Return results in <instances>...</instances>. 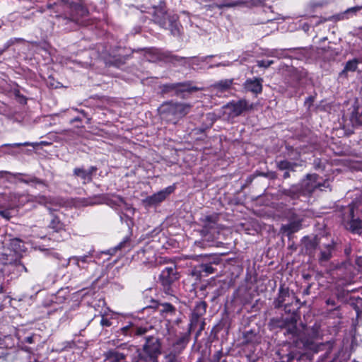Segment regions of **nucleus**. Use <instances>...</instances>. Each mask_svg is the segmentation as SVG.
I'll return each instance as SVG.
<instances>
[{"label": "nucleus", "mask_w": 362, "mask_h": 362, "mask_svg": "<svg viewBox=\"0 0 362 362\" xmlns=\"http://www.w3.org/2000/svg\"><path fill=\"white\" fill-rule=\"evenodd\" d=\"M142 349L129 348L123 351L111 349L105 352V362H158L161 354V341L156 336H146Z\"/></svg>", "instance_id": "f257e3e1"}, {"label": "nucleus", "mask_w": 362, "mask_h": 362, "mask_svg": "<svg viewBox=\"0 0 362 362\" xmlns=\"http://www.w3.org/2000/svg\"><path fill=\"white\" fill-rule=\"evenodd\" d=\"M53 5L61 6L64 13L57 16L62 25H70L71 28L83 23L82 18L87 16L88 10L83 6L71 2L69 0H57Z\"/></svg>", "instance_id": "f03ea898"}, {"label": "nucleus", "mask_w": 362, "mask_h": 362, "mask_svg": "<svg viewBox=\"0 0 362 362\" xmlns=\"http://www.w3.org/2000/svg\"><path fill=\"white\" fill-rule=\"evenodd\" d=\"M276 327L284 329V334L287 337L289 344H293L296 346L304 344L306 341L305 329L303 325L297 326V320L295 316H291L285 319L272 320Z\"/></svg>", "instance_id": "7ed1b4c3"}, {"label": "nucleus", "mask_w": 362, "mask_h": 362, "mask_svg": "<svg viewBox=\"0 0 362 362\" xmlns=\"http://www.w3.org/2000/svg\"><path fill=\"white\" fill-rule=\"evenodd\" d=\"M191 108L192 105L189 103L170 100L163 103L158 111L163 120L175 124L189 112Z\"/></svg>", "instance_id": "20e7f679"}, {"label": "nucleus", "mask_w": 362, "mask_h": 362, "mask_svg": "<svg viewBox=\"0 0 362 362\" xmlns=\"http://www.w3.org/2000/svg\"><path fill=\"white\" fill-rule=\"evenodd\" d=\"M152 16L153 21L156 24L163 28L170 30L173 36L179 37L181 35V25L178 22L177 16L168 14L165 7H153Z\"/></svg>", "instance_id": "39448f33"}, {"label": "nucleus", "mask_w": 362, "mask_h": 362, "mask_svg": "<svg viewBox=\"0 0 362 362\" xmlns=\"http://www.w3.org/2000/svg\"><path fill=\"white\" fill-rule=\"evenodd\" d=\"M160 89L163 94H170L171 96L182 98H184L185 93H192L199 90L197 87L192 86L190 81L165 83L160 87Z\"/></svg>", "instance_id": "423d86ee"}, {"label": "nucleus", "mask_w": 362, "mask_h": 362, "mask_svg": "<svg viewBox=\"0 0 362 362\" xmlns=\"http://www.w3.org/2000/svg\"><path fill=\"white\" fill-rule=\"evenodd\" d=\"M354 204H349V206L344 209V212L342 214V220L346 228L352 233L361 235L362 223L359 218H354Z\"/></svg>", "instance_id": "0eeeda50"}, {"label": "nucleus", "mask_w": 362, "mask_h": 362, "mask_svg": "<svg viewBox=\"0 0 362 362\" xmlns=\"http://www.w3.org/2000/svg\"><path fill=\"white\" fill-rule=\"evenodd\" d=\"M151 329V327H139L133 322H129L126 326L119 329L116 332V335L119 339L124 340L127 337L144 336Z\"/></svg>", "instance_id": "6e6552de"}, {"label": "nucleus", "mask_w": 362, "mask_h": 362, "mask_svg": "<svg viewBox=\"0 0 362 362\" xmlns=\"http://www.w3.org/2000/svg\"><path fill=\"white\" fill-rule=\"evenodd\" d=\"M179 279V274L176 267H165L159 275V281L166 294H172L171 285Z\"/></svg>", "instance_id": "1a4fd4ad"}, {"label": "nucleus", "mask_w": 362, "mask_h": 362, "mask_svg": "<svg viewBox=\"0 0 362 362\" xmlns=\"http://www.w3.org/2000/svg\"><path fill=\"white\" fill-rule=\"evenodd\" d=\"M319 176L317 174H308L306 178L302 181L301 183V191L304 194H310L313 193L316 189H320L322 187H328L329 182L325 181L320 182L318 181Z\"/></svg>", "instance_id": "9d476101"}, {"label": "nucleus", "mask_w": 362, "mask_h": 362, "mask_svg": "<svg viewBox=\"0 0 362 362\" xmlns=\"http://www.w3.org/2000/svg\"><path fill=\"white\" fill-rule=\"evenodd\" d=\"M252 104L245 99H240L238 101L232 100L225 105V108L230 110V115L233 117L240 116L243 112L252 108Z\"/></svg>", "instance_id": "9b49d317"}, {"label": "nucleus", "mask_w": 362, "mask_h": 362, "mask_svg": "<svg viewBox=\"0 0 362 362\" xmlns=\"http://www.w3.org/2000/svg\"><path fill=\"white\" fill-rule=\"evenodd\" d=\"M294 298V296L291 295L288 288L281 285L279 288L278 296L273 302L274 306L275 308L284 306V310L286 311L291 303L290 298Z\"/></svg>", "instance_id": "f8f14e48"}, {"label": "nucleus", "mask_w": 362, "mask_h": 362, "mask_svg": "<svg viewBox=\"0 0 362 362\" xmlns=\"http://www.w3.org/2000/svg\"><path fill=\"white\" fill-rule=\"evenodd\" d=\"M175 186H169L164 189H162L157 193L153 194L151 196L147 197L144 200V203L147 206H151L157 205L158 204L164 201L166 197L173 192L175 190Z\"/></svg>", "instance_id": "ddd939ff"}, {"label": "nucleus", "mask_w": 362, "mask_h": 362, "mask_svg": "<svg viewBox=\"0 0 362 362\" xmlns=\"http://www.w3.org/2000/svg\"><path fill=\"white\" fill-rule=\"evenodd\" d=\"M319 262L320 263L328 262L332 257L336 250V243L333 239L329 240L326 243H321L320 247Z\"/></svg>", "instance_id": "4468645a"}, {"label": "nucleus", "mask_w": 362, "mask_h": 362, "mask_svg": "<svg viewBox=\"0 0 362 362\" xmlns=\"http://www.w3.org/2000/svg\"><path fill=\"white\" fill-rule=\"evenodd\" d=\"M158 58L160 61L166 63H171L174 65H181L186 66L188 61V57H180L173 54L171 52H161L158 53Z\"/></svg>", "instance_id": "2eb2a0df"}, {"label": "nucleus", "mask_w": 362, "mask_h": 362, "mask_svg": "<svg viewBox=\"0 0 362 362\" xmlns=\"http://www.w3.org/2000/svg\"><path fill=\"white\" fill-rule=\"evenodd\" d=\"M202 226L201 234L204 236L211 232V230L216 228L218 221V215L213 214L211 215L204 216L199 219Z\"/></svg>", "instance_id": "dca6fc26"}, {"label": "nucleus", "mask_w": 362, "mask_h": 362, "mask_svg": "<svg viewBox=\"0 0 362 362\" xmlns=\"http://www.w3.org/2000/svg\"><path fill=\"white\" fill-rule=\"evenodd\" d=\"M98 168L95 166H90L88 170L83 168H75L73 170V175L76 177H80L82 180V183L86 185L92 182L93 175L96 173Z\"/></svg>", "instance_id": "f3484780"}, {"label": "nucleus", "mask_w": 362, "mask_h": 362, "mask_svg": "<svg viewBox=\"0 0 362 362\" xmlns=\"http://www.w3.org/2000/svg\"><path fill=\"white\" fill-rule=\"evenodd\" d=\"M279 358L284 362H300L302 354L297 349H291L289 351H285L281 349L277 352Z\"/></svg>", "instance_id": "a211bd4d"}, {"label": "nucleus", "mask_w": 362, "mask_h": 362, "mask_svg": "<svg viewBox=\"0 0 362 362\" xmlns=\"http://www.w3.org/2000/svg\"><path fill=\"white\" fill-rule=\"evenodd\" d=\"M262 82L263 79L261 78H247L245 81L243 87L246 91L258 95L262 91Z\"/></svg>", "instance_id": "6ab92c4d"}, {"label": "nucleus", "mask_w": 362, "mask_h": 362, "mask_svg": "<svg viewBox=\"0 0 362 362\" xmlns=\"http://www.w3.org/2000/svg\"><path fill=\"white\" fill-rule=\"evenodd\" d=\"M276 166L279 170L284 172L282 177L286 180L291 177V172H295L296 168L298 166H301V165L298 163L283 160L277 162Z\"/></svg>", "instance_id": "aec40b11"}, {"label": "nucleus", "mask_w": 362, "mask_h": 362, "mask_svg": "<svg viewBox=\"0 0 362 362\" xmlns=\"http://www.w3.org/2000/svg\"><path fill=\"white\" fill-rule=\"evenodd\" d=\"M136 257L143 264H147L155 261V252L151 246H146L137 252Z\"/></svg>", "instance_id": "412c9836"}, {"label": "nucleus", "mask_w": 362, "mask_h": 362, "mask_svg": "<svg viewBox=\"0 0 362 362\" xmlns=\"http://www.w3.org/2000/svg\"><path fill=\"white\" fill-rule=\"evenodd\" d=\"M304 245L307 253L311 255L314 252L317 246L320 247L322 241L320 238L315 236L313 239L308 238H304Z\"/></svg>", "instance_id": "4be33fe9"}, {"label": "nucleus", "mask_w": 362, "mask_h": 362, "mask_svg": "<svg viewBox=\"0 0 362 362\" xmlns=\"http://www.w3.org/2000/svg\"><path fill=\"white\" fill-rule=\"evenodd\" d=\"M301 228V221H293L287 224L282 225L281 227V230L283 233H286V235L289 236L293 233L298 231Z\"/></svg>", "instance_id": "5701e85b"}, {"label": "nucleus", "mask_w": 362, "mask_h": 362, "mask_svg": "<svg viewBox=\"0 0 362 362\" xmlns=\"http://www.w3.org/2000/svg\"><path fill=\"white\" fill-rule=\"evenodd\" d=\"M158 311L164 316H173L176 313V308L169 303H160L158 306Z\"/></svg>", "instance_id": "b1692460"}, {"label": "nucleus", "mask_w": 362, "mask_h": 362, "mask_svg": "<svg viewBox=\"0 0 362 362\" xmlns=\"http://www.w3.org/2000/svg\"><path fill=\"white\" fill-rule=\"evenodd\" d=\"M233 84V79H223L216 82L212 87L218 91L224 92L230 90Z\"/></svg>", "instance_id": "393cba45"}, {"label": "nucleus", "mask_w": 362, "mask_h": 362, "mask_svg": "<svg viewBox=\"0 0 362 362\" xmlns=\"http://www.w3.org/2000/svg\"><path fill=\"white\" fill-rule=\"evenodd\" d=\"M362 9L361 6H356L346 9L344 13L332 16L330 19L341 21L349 18V15H356V13Z\"/></svg>", "instance_id": "a878e982"}, {"label": "nucleus", "mask_w": 362, "mask_h": 362, "mask_svg": "<svg viewBox=\"0 0 362 362\" xmlns=\"http://www.w3.org/2000/svg\"><path fill=\"white\" fill-rule=\"evenodd\" d=\"M206 308L207 303L205 301L197 302L192 314L201 317L206 313Z\"/></svg>", "instance_id": "bb28decb"}, {"label": "nucleus", "mask_w": 362, "mask_h": 362, "mask_svg": "<svg viewBox=\"0 0 362 362\" xmlns=\"http://www.w3.org/2000/svg\"><path fill=\"white\" fill-rule=\"evenodd\" d=\"M49 227L52 229H53L54 231L58 232L64 229V223L60 221L59 217L57 216L52 214V219L50 221V223L49 224Z\"/></svg>", "instance_id": "cd10ccee"}, {"label": "nucleus", "mask_w": 362, "mask_h": 362, "mask_svg": "<svg viewBox=\"0 0 362 362\" xmlns=\"http://www.w3.org/2000/svg\"><path fill=\"white\" fill-rule=\"evenodd\" d=\"M295 48L293 49H288V51H293L295 50ZM287 49H272L269 51V52L267 54V56L272 57H277L279 59L281 58H286L288 55L286 54Z\"/></svg>", "instance_id": "c85d7f7f"}, {"label": "nucleus", "mask_w": 362, "mask_h": 362, "mask_svg": "<svg viewBox=\"0 0 362 362\" xmlns=\"http://www.w3.org/2000/svg\"><path fill=\"white\" fill-rule=\"evenodd\" d=\"M214 55H207L203 57H189L187 66L192 67L194 65H199L201 62H206L209 58L213 57Z\"/></svg>", "instance_id": "c756f323"}, {"label": "nucleus", "mask_w": 362, "mask_h": 362, "mask_svg": "<svg viewBox=\"0 0 362 362\" xmlns=\"http://www.w3.org/2000/svg\"><path fill=\"white\" fill-rule=\"evenodd\" d=\"M130 247H131L130 238L129 237H125L122 242H120L114 248L110 249V251L116 252L117 250H125V249L129 250Z\"/></svg>", "instance_id": "7c9ffc66"}, {"label": "nucleus", "mask_w": 362, "mask_h": 362, "mask_svg": "<svg viewBox=\"0 0 362 362\" xmlns=\"http://www.w3.org/2000/svg\"><path fill=\"white\" fill-rule=\"evenodd\" d=\"M215 269L212 267L211 262L210 263H202L199 265V272L204 273L206 276L214 274Z\"/></svg>", "instance_id": "2f4dec72"}, {"label": "nucleus", "mask_w": 362, "mask_h": 362, "mask_svg": "<svg viewBox=\"0 0 362 362\" xmlns=\"http://www.w3.org/2000/svg\"><path fill=\"white\" fill-rule=\"evenodd\" d=\"M189 334L190 333L187 332L184 335L179 337L174 344V346L180 347L181 349H184L189 341Z\"/></svg>", "instance_id": "473e14b6"}, {"label": "nucleus", "mask_w": 362, "mask_h": 362, "mask_svg": "<svg viewBox=\"0 0 362 362\" xmlns=\"http://www.w3.org/2000/svg\"><path fill=\"white\" fill-rule=\"evenodd\" d=\"M0 261L3 264L7 265V264H16V259L13 254L6 255L4 254L2 255V257L0 259Z\"/></svg>", "instance_id": "72a5a7b5"}, {"label": "nucleus", "mask_w": 362, "mask_h": 362, "mask_svg": "<svg viewBox=\"0 0 362 362\" xmlns=\"http://www.w3.org/2000/svg\"><path fill=\"white\" fill-rule=\"evenodd\" d=\"M199 362V361H197ZM210 362H226V356L221 350L216 351L212 356Z\"/></svg>", "instance_id": "f704fd0d"}, {"label": "nucleus", "mask_w": 362, "mask_h": 362, "mask_svg": "<svg viewBox=\"0 0 362 362\" xmlns=\"http://www.w3.org/2000/svg\"><path fill=\"white\" fill-rule=\"evenodd\" d=\"M358 60L356 59H354L352 60H349L346 62V66L344 67V71H354L357 69V65L358 64Z\"/></svg>", "instance_id": "c9c22d12"}, {"label": "nucleus", "mask_w": 362, "mask_h": 362, "mask_svg": "<svg viewBox=\"0 0 362 362\" xmlns=\"http://www.w3.org/2000/svg\"><path fill=\"white\" fill-rule=\"evenodd\" d=\"M200 317L194 315L193 314L191 315L190 317V322L189 324V333H191L192 330H194L199 323Z\"/></svg>", "instance_id": "e433bc0d"}, {"label": "nucleus", "mask_w": 362, "mask_h": 362, "mask_svg": "<svg viewBox=\"0 0 362 362\" xmlns=\"http://www.w3.org/2000/svg\"><path fill=\"white\" fill-rule=\"evenodd\" d=\"M110 203L119 206L122 204H126L124 199L119 195H112V198L110 199Z\"/></svg>", "instance_id": "4c0bfd02"}, {"label": "nucleus", "mask_w": 362, "mask_h": 362, "mask_svg": "<svg viewBox=\"0 0 362 362\" xmlns=\"http://www.w3.org/2000/svg\"><path fill=\"white\" fill-rule=\"evenodd\" d=\"M219 4H220L221 9H223L224 8L235 7L238 5H239L240 3L238 1L225 0V1H223L222 2H220Z\"/></svg>", "instance_id": "58836bf2"}, {"label": "nucleus", "mask_w": 362, "mask_h": 362, "mask_svg": "<svg viewBox=\"0 0 362 362\" xmlns=\"http://www.w3.org/2000/svg\"><path fill=\"white\" fill-rule=\"evenodd\" d=\"M24 42H25V40L23 38H21V37L11 38L6 42V48H9L10 47H11L12 45H13L15 44L22 43Z\"/></svg>", "instance_id": "ea45409f"}, {"label": "nucleus", "mask_w": 362, "mask_h": 362, "mask_svg": "<svg viewBox=\"0 0 362 362\" xmlns=\"http://www.w3.org/2000/svg\"><path fill=\"white\" fill-rule=\"evenodd\" d=\"M204 8L207 11H214L216 9H221L220 4L218 2H214L212 4L205 5Z\"/></svg>", "instance_id": "a19ab883"}, {"label": "nucleus", "mask_w": 362, "mask_h": 362, "mask_svg": "<svg viewBox=\"0 0 362 362\" xmlns=\"http://www.w3.org/2000/svg\"><path fill=\"white\" fill-rule=\"evenodd\" d=\"M274 63V61L272 60H268V61H264V60H258L257 62V65L259 66V67H263V68H268L272 64Z\"/></svg>", "instance_id": "79ce46f5"}, {"label": "nucleus", "mask_w": 362, "mask_h": 362, "mask_svg": "<svg viewBox=\"0 0 362 362\" xmlns=\"http://www.w3.org/2000/svg\"><path fill=\"white\" fill-rule=\"evenodd\" d=\"M91 255L90 252L88 253V255H86L83 256H79V257H74L73 259L76 260V264L78 265L79 262H88V258Z\"/></svg>", "instance_id": "37998d69"}, {"label": "nucleus", "mask_w": 362, "mask_h": 362, "mask_svg": "<svg viewBox=\"0 0 362 362\" xmlns=\"http://www.w3.org/2000/svg\"><path fill=\"white\" fill-rule=\"evenodd\" d=\"M31 146V144L29 143V142H25V143H15V144H5L4 145H2L1 146H8V147H11V148H13V147H19V146Z\"/></svg>", "instance_id": "c03bdc74"}, {"label": "nucleus", "mask_w": 362, "mask_h": 362, "mask_svg": "<svg viewBox=\"0 0 362 362\" xmlns=\"http://www.w3.org/2000/svg\"><path fill=\"white\" fill-rule=\"evenodd\" d=\"M297 191L298 189H285L284 193L287 196H290L292 198H295L296 197H297Z\"/></svg>", "instance_id": "a18cd8bd"}, {"label": "nucleus", "mask_w": 362, "mask_h": 362, "mask_svg": "<svg viewBox=\"0 0 362 362\" xmlns=\"http://www.w3.org/2000/svg\"><path fill=\"white\" fill-rule=\"evenodd\" d=\"M100 325L103 327H110L112 325V322H111V321L109 319L103 317L101 320H100Z\"/></svg>", "instance_id": "49530a36"}, {"label": "nucleus", "mask_w": 362, "mask_h": 362, "mask_svg": "<svg viewBox=\"0 0 362 362\" xmlns=\"http://www.w3.org/2000/svg\"><path fill=\"white\" fill-rule=\"evenodd\" d=\"M15 266L18 267V271L23 270L25 272H28L26 267L21 262L16 261V264H15Z\"/></svg>", "instance_id": "de8ad7c7"}, {"label": "nucleus", "mask_w": 362, "mask_h": 362, "mask_svg": "<svg viewBox=\"0 0 362 362\" xmlns=\"http://www.w3.org/2000/svg\"><path fill=\"white\" fill-rule=\"evenodd\" d=\"M313 101H314L313 97L310 96L305 99V105L307 106L308 108H310V106L313 105Z\"/></svg>", "instance_id": "09e8293b"}, {"label": "nucleus", "mask_w": 362, "mask_h": 362, "mask_svg": "<svg viewBox=\"0 0 362 362\" xmlns=\"http://www.w3.org/2000/svg\"><path fill=\"white\" fill-rule=\"evenodd\" d=\"M24 182H26V183L34 182V183H36V184L45 185L44 181H42L41 180H39V179H37L36 177H34V178L31 179L30 181L25 180Z\"/></svg>", "instance_id": "8fccbe9b"}, {"label": "nucleus", "mask_w": 362, "mask_h": 362, "mask_svg": "<svg viewBox=\"0 0 362 362\" xmlns=\"http://www.w3.org/2000/svg\"><path fill=\"white\" fill-rule=\"evenodd\" d=\"M232 65V62L229 61H226L223 62H220L216 64H214L215 67H219V66H230Z\"/></svg>", "instance_id": "3c124183"}, {"label": "nucleus", "mask_w": 362, "mask_h": 362, "mask_svg": "<svg viewBox=\"0 0 362 362\" xmlns=\"http://www.w3.org/2000/svg\"><path fill=\"white\" fill-rule=\"evenodd\" d=\"M0 215L6 218V219H9L11 217L10 212L7 210L0 211Z\"/></svg>", "instance_id": "603ef678"}, {"label": "nucleus", "mask_w": 362, "mask_h": 362, "mask_svg": "<svg viewBox=\"0 0 362 362\" xmlns=\"http://www.w3.org/2000/svg\"><path fill=\"white\" fill-rule=\"evenodd\" d=\"M356 264L358 266L359 270L362 272V257H358L356 259Z\"/></svg>", "instance_id": "864d4df0"}, {"label": "nucleus", "mask_w": 362, "mask_h": 362, "mask_svg": "<svg viewBox=\"0 0 362 362\" xmlns=\"http://www.w3.org/2000/svg\"><path fill=\"white\" fill-rule=\"evenodd\" d=\"M24 341L28 344H33L34 342V337L33 336H28L25 337Z\"/></svg>", "instance_id": "5fc2aeb1"}, {"label": "nucleus", "mask_w": 362, "mask_h": 362, "mask_svg": "<svg viewBox=\"0 0 362 362\" xmlns=\"http://www.w3.org/2000/svg\"><path fill=\"white\" fill-rule=\"evenodd\" d=\"M167 362H176V358L175 356L168 355L166 356Z\"/></svg>", "instance_id": "6e6d98bb"}, {"label": "nucleus", "mask_w": 362, "mask_h": 362, "mask_svg": "<svg viewBox=\"0 0 362 362\" xmlns=\"http://www.w3.org/2000/svg\"><path fill=\"white\" fill-rule=\"evenodd\" d=\"M326 303L327 305H332V306H334L336 305L334 300L331 299V298L327 299L326 300Z\"/></svg>", "instance_id": "4d7b16f0"}, {"label": "nucleus", "mask_w": 362, "mask_h": 362, "mask_svg": "<svg viewBox=\"0 0 362 362\" xmlns=\"http://www.w3.org/2000/svg\"><path fill=\"white\" fill-rule=\"evenodd\" d=\"M39 202L40 204H44L47 202V198L45 196H40L39 197Z\"/></svg>", "instance_id": "13d9d810"}, {"label": "nucleus", "mask_w": 362, "mask_h": 362, "mask_svg": "<svg viewBox=\"0 0 362 362\" xmlns=\"http://www.w3.org/2000/svg\"><path fill=\"white\" fill-rule=\"evenodd\" d=\"M8 48H6V43L4 45L2 48H0V56L8 49Z\"/></svg>", "instance_id": "bf43d9fd"}, {"label": "nucleus", "mask_w": 362, "mask_h": 362, "mask_svg": "<svg viewBox=\"0 0 362 362\" xmlns=\"http://www.w3.org/2000/svg\"><path fill=\"white\" fill-rule=\"evenodd\" d=\"M20 243H21V241L18 239H14L12 240V244H13L15 245L17 244H20Z\"/></svg>", "instance_id": "052dcab7"}, {"label": "nucleus", "mask_w": 362, "mask_h": 362, "mask_svg": "<svg viewBox=\"0 0 362 362\" xmlns=\"http://www.w3.org/2000/svg\"><path fill=\"white\" fill-rule=\"evenodd\" d=\"M4 292V286L2 285H0V293H2Z\"/></svg>", "instance_id": "680f3d73"}, {"label": "nucleus", "mask_w": 362, "mask_h": 362, "mask_svg": "<svg viewBox=\"0 0 362 362\" xmlns=\"http://www.w3.org/2000/svg\"><path fill=\"white\" fill-rule=\"evenodd\" d=\"M4 341V339L1 337H0V346L3 344V342Z\"/></svg>", "instance_id": "e2e57ef3"}, {"label": "nucleus", "mask_w": 362, "mask_h": 362, "mask_svg": "<svg viewBox=\"0 0 362 362\" xmlns=\"http://www.w3.org/2000/svg\"><path fill=\"white\" fill-rule=\"evenodd\" d=\"M204 322H202V325L200 327L199 332H202V330L204 329Z\"/></svg>", "instance_id": "0e129e2a"}, {"label": "nucleus", "mask_w": 362, "mask_h": 362, "mask_svg": "<svg viewBox=\"0 0 362 362\" xmlns=\"http://www.w3.org/2000/svg\"><path fill=\"white\" fill-rule=\"evenodd\" d=\"M7 153L12 155L15 154V152L11 150H9V151H8Z\"/></svg>", "instance_id": "69168bd1"}, {"label": "nucleus", "mask_w": 362, "mask_h": 362, "mask_svg": "<svg viewBox=\"0 0 362 362\" xmlns=\"http://www.w3.org/2000/svg\"><path fill=\"white\" fill-rule=\"evenodd\" d=\"M47 7H48L49 8H52L53 7V5H52V4H47Z\"/></svg>", "instance_id": "338daca9"}, {"label": "nucleus", "mask_w": 362, "mask_h": 362, "mask_svg": "<svg viewBox=\"0 0 362 362\" xmlns=\"http://www.w3.org/2000/svg\"><path fill=\"white\" fill-rule=\"evenodd\" d=\"M275 362H284V361H281L279 358H278Z\"/></svg>", "instance_id": "774afa93"}]
</instances>
